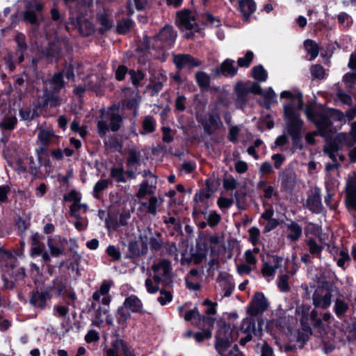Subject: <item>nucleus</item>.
<instances>
[{
  "instance_id": "obj_39",
  "label": "nucleus",
  "mask_w": 356,
  "mask_h": 356,
  "mask_svg": "<svg viewBox=\"0 0 356 356\" xmlns=\"http://www.w3.org/2000/svg\"><path fill=\"white\" fill-rule=\"evenodd\" d=\"M209 196V193L204 191H200L199 193H196L194 196V202H195L194 209L199 211L201 206H205L206 201L208 200Z\"/></svg>"
},
{
  "instance_id": "obj_23",
  "label": "nucleus",
  "mask_w": 356,
  "mask_h": 356,
  "mask_svg": "<svg viewBox=\"0 0 356 356\" xmlns=\"http://www.w3.org/2000/svg\"><path fill=\"white\" fill-rule=\"evenodd\" d=\"M232 3H238V9L243 17L247 19L256 10V4L253 0H230Z\"/></svg>"
},
{
  "instance_id": "obj_40",
  "label": "nucleus",
  "mask_w": 356,
  "mask_h": 356,
  "mask_svg": "<svg viewBox=\"0 0 356 356\" xmlns=\"http://www.w3.org/2000/svg\"><path fill=\"white\" fill-rule=\"evenodd\" d=\"M289 280V275L288 274H284L278 277L277 280V286L280 291L286 293L290 291L291 288Z\"/></svg>"
},
{
  "instance_id": "obj_10",
  "label": "nucleus",
  "mask_w": 356,
  "mask_h": 356,
  "mask_svg": "<svg viewBox=\"0 0 356 356\" xmlns=\"http://www.w3.org/2000/svg\"><path fill=\"white\" fill-rule=\"evenodd\" d=\"M268 307V302L264 293H256L248 307V313L251 316H257L264 313Z\"/></svg>"
},
{
  "instance_id": "obj_53",
  "label": "nucleus",
  "mask_w": 356,
  "mask_h": 356,
  "mask_svg": "<svg viewBox=\"0 0 356 356\" xmlns=\"http://www.w3.org/2000/svg\"><path fill=\"white\" fill-rule=\"evenodd\" d=\"M309 247V252L312 254L318 255L321 254L323 248L318 245L316 242L312 238H308L306 241Z\"/></svg>"
},
{
  "instance_id": "obj_8",
  "label": "nucleus",
  "mask_w": 356,
  "mask_h": 356,
  "mask_svg": "<svg viewBox=\"0 0 356 356\" xmlns=\"http://www.w3.org/2000/svg\"><path fill=\"white\" fill-rule=\"evenodd\" d=\"M177 24L182 31L186 32L185 36L191 38L197 31V25L194 13L188 10H181L177 14Z\"/></svg>"
},
{
  "instance_id": "obj_42",
  "label": "nucleus",
  "mask_w": 356,
  "mask_h": 356,
  "mask_svg": "<svg viewBox=\"0 0 356 356\" xmlns=\"http://www.w3.org/2000/svg\"><path fill=\"white\" fill-rule=\"evenodd\" d=\"M195 79L198 86L202 88H207L209 86L210 77L204 72H197L195 74Z\"/></svg>"
},
{
  "instance_id": "obj_38",
  "label": "nucleus",
  "mask_w": 356,
  "mask_h": 356,
  "mask_svg": "<svg viewBox=\"0 0 356 356\" xmlns=\"http://www.w3.org/2000/svg\"><path fill=\"white\" fill-rule=\"evenodd\" d=\"M241 331L244 334H257L254 321L249 318H244L241 323Z\"/></svg>"
},
{
  "instance_id": "obj_45",
  "label": "nucleus",
  "mask_w": 356,
  "mask_h": 356,
  "mask_svg": "<svg viewBox=\"0 0 356 356\" xmlns=\"http://www.w3.org/2000/svg\"><path fill=\"white\" fill-rule=\"evenodd\" d=\"M15 41L17 44L18 49L17 50V54L19 51L26 52L28 46L26 42V37L22 33H18L15 37Z\"/></svg>"
},
{
  "instance_id": "obj_58",
  "label": "nucleus",
  "mask_w": 356,
  "mask_h": 356,
  "mask_svg": "<svg viewBox=\"0 0 356 356\" xmlns=\"http://www.w3.org/2000/svg\"><path fill=\"white\" fill-rule=\"evenodd\" d=\"M212 336L211 330L207 329L202 332L195 333L194 338L197 342H202L206 339H209Z\"/></svg>"
},
{
  "instance_id": "obj_41",
  "label": "nucleus",
  "mask_w": 356,
  "mask_h": 356,
  "mask_svg": "<svg viewBox=\"0 0 356 356\" xmlns=\"http://www.w3.org/2000/svg\"><path fill=\"white\" fill-rule=\"evenodd\" d=\"M16 228L17 230V233L21 238L26 237V232L29 228L30 224L26 222V220L23 219L22 217H19L16 220Z\"/></svg>"
},
{
  "instance_id": "obj_32",
  "label": "nucleus",
  "mask_w": 356,
  "mask_h": 356,
  "mask_svg": "<svg viewBox=\"0 0 356 356\" xmlns=\"http://www.w3.org/2000/svg\"><path fill=\"white\" fill-rule=\"evenodd\" d=\"M307 205L310 210L314 212H318L321 207V200L320 195V191L317 189L314 193L309 197L307 200Z\"/></svg>"
},
{
  "instance_id": "obj_18",
  "label": "nucleus",
  "mask_w": 356,
  "mask_h": 356,
  "mask_svg": "<svg viewBox=\"0 0 356 356\" xmlns=\"http://www.w3.org/2000/svg\"><path fill=\"white\" fill-rule=\"evenodd\" d=\"M17 165L23 172H28L33 176H37L39 173V165L35 163L32 156L19 158L17 161Z\"/></svg>"
},
{
  "instance_id": "obj_7",
  "label": "nucleus",
  "mask_w": 356,
  "mask_h": 356,
  "mask_svg": "<svg viewBox=\"0 0 356 356\" xmlns=\"http://www.w3.org/2000/svg\"><path fill=\"white\" fill-rule=\"evenodd\" d=\"M102 116L109 121V126L107 125L106 120H101L98 122L97 128L100 136H105L109 129L114 132L120 129L122 118L120 115L118 108L116 106L109 107L105 113L102 112Z\"/></svg>"
},
{
  "instance_id": "obj_20",
  "label": "nucleus",
  "mask_w": 356,
  "mask_h": 356,
  "mask_svg": "<svg viewBox=\"0 0 356 356\" xmlns=\"http://www.w3.org/2000/svg\"><path fill=\"white\" fill-rule=\"evenodd\" d=\"M284 233L286 238L292 243L298 241L302 234V228L297 222L291 221L285 225Z\"/></svg>"
},
{
  "instance_id": "obj_30",
  "label": "nucleus",
  "mask_w": 356,
  "mask_h": 356,
  "mask_svg": "<svg viewBox=\"0 0 356 356\" xmlns=\"http://www.w3.org/2000/svg\"><path fill=\"white\" fill-rule=\"evenodd\" d=\"M123 305L132 312H143V303L136 296L131 295L127 298Z\"/></svg>"
},
{
  "instance_id": "obj_24",
  "label": "nucleus",
  "mask_w": 356,
  "mask_h": 356,
  "mask_svg": "<svg viewBox=\"0 0 356 356\" xmlns=\"http://www.w3.org/2000/svg\"><path fill=\"white\" fill-rule=\"evenodd\" d=\"M40 108H38V105L33 102V107L27 106L22 108L19 110V115L21 120L24 121H32L35 118L40 115L39 110Z\"/></svg>"
},
{
  "instance_id": "obj_31",
  "label": "nucleus",
  "mask_w": 356,
  "mask_h": 356,
  "mask_svg": "<svg viewBox=\"0 0 356 356\" xmlns=\"http://www.w3.org/2000/svg\"><path fill=\"white\" fill-rule=\"evenodd\" d=\"M163 200L161 197L157 198L155 196L151 197L147 202L142 203V206L146 209V211L155 216L157 213V208L163 203Z\"/></svg>"
},
{
  "instance_id": "obj_22",
  "label": "nucleus",
  "mask_w": 356,
  "mask_h": 356,
  "mask_svg": "<svg viewBox=\"0 0 356 356\" xmlns=\"http://www.w3.org/2000/svg\"><path fill=\"white\" fill-rule=\"evenodd\" d=\"M346 138H347V136L346 134H344V133L339 134L334 138V140L333 141V144L330 143L325 147V153H327L330 158L334 159L335 153H337V152L339 149V146H337L334 145V143L337 141L341 144L344 143L348 147L352 146L353 143L350 141L349 142L346 141Z\"/></svg>"
},
{
  "instance_id": "obj_34",
  "label": "nucleus",
  "mask_w": 356,
  "mask_h": 356,
  "mask_svg": "<svg viewBox=\"0 0 356 356\" xmlns=\"http://www.w3.org/2000/svg\"><path fill=\"white\" fill-rule=\"evenodd\" d=\"M64 83L63 72H56L54 74L51 80L46 82L44 84H48L49 88L59 92L60 90L63 88Z\"/></svg>"
},
{
  "instance_id": "obj_33",
  "label": "nucleus",
  "mask_w": 356,
  "mask_h": 356,
  "mask_svg": "<svg viewBox=\"0 0 356 356\" xmlns=\"http://www.w3.org/2000/svg\"><path fill=\"white\" fill-rule=\"evenodd\" d=\"M304 47L307 52V55L309 56V60H312L318 56L319 47L314 40L310 39L306 40L304 42Z\"/></svg>"
},
{
  "instance_id": "obj_61",
  "label": "nucleus",
  "mask_w": 356,
  "mask_h": 356,
  "mask_svg": "<svg viewBox=\"0 0 356 356\" xmlns=\"http://www.w3.org/2000/svg\"><path fill=\"white\" fill-rule=\"evenodd\" d=\"M249 240L253 244L256 245L259 238L260 232L258 228L252 227L249 229Z\"/></svg>"
},
{
  "instance_id": "obj_59",
  "label": "nucleus",
  "mask_w": 356,
  "mask_h": 356,
  "mask_svg": "<svg viewBox=\"0 0 356 356\" xmlns=\"http://www.w3.org/2000/svg\"><path fill=\"white\" fill-rule=\"evenodd\" d=\"M50 156L54 161H60L63 159V155L65 154L67 156V147L61 149L60 148L49 150Z\"/></svg>"
},
{
  "instance_id": "obj_28",
  "label": "nucleus",
  "mask_w": 356,
  "mask_h": 356,
  "mask_svg": "<svg viewBox=\"0 0 356 356\" xmlns=\"http://www.w3.org/2000/svg\"><path fill=\"white\" fill-rule=\"evenodd\" d=\"M234 60L232 59H226L217 70L218 74H221L227 76L233 77L237 72V67H234Z\"/></svg>"
},
{
  "instance_id": "obj_21",
  "label": "nucleus",
  "mask_w": 356,
  "mask_h": 356,
  "mask_svg": "<svg viewBox=\"0 0 356 356\" xmlns=\"http://www.w3.org/2000/svg\"><path fill=\"white\" fill-rule=\"evenodd\" d=\"M217 282L223 291L224 294L222 296H230L234 289V284L232 282V277L226 273H222L218 275Z\"/></svg>"
},
{
  "instance_id": "obj_4",
  "label": "nucleus",
  "mask_w": 356,
  "mask_h": 356,
  "mask_svg": "<svg viewBox=\"0 0 356 356\" xmlns=\"http://www.w3.org/2000/svg\"><path fill=\"white\" fill-rule=\"evenodd\" d=\"M81 196L76 191H72L68 194V202L70 205V216L74 218L72 222L76 229L81 231L85 229L88 225V220L84 216L88 211V205L81 202Z\"/></svg>"
},
{
  "instance_id": "obj_43",
  "label": "nucleus",
  "mask_w": 356,
  "mask_h": 356,
  "mask_svg": "<svg viewBox=\"0 0 356 356\" xmlns=\"http://www.w3.org/2000/svg\"><path fill=\"white\" fill-rule=\"evenodd\" d=\"M252 74L254 79L259 81H264L268 77V73L261 65L252 68Z\"/></svg>"
},
{
  "instance_id": "obj_19",
  "label": "nucleus",
  "mask_w": 356,
  "mask_h": 356,
  "mask_svg": "<svg viewBox=\"0 0 356 356\" xmlns=\"http://www.w3.org/2000/svg\"><path fill=\"white\" fill-rule=\"evenodd\" d=\"M38 140L40 143V147H48L52 144L58 143V136L53 129H40L38 133Z\"/></svg>"
},
{
  "instance_id": "obj_9",
  "label": "nucleus",
  "mask_w": 356,
  "mask_h": 356,
  "mask_svg": "<svg viewBox=\"0 0 356 356\" xmlns=\"http://www.w3.org/2000/svg\"><path fill=\"white\" fill-rule=\"evenodd\" d=\"M58 92L54 89L49 88L48 84H44L43 88V95L37 99L35 103L38 105V108H44L48 105L51 107L56 106L58 104V99L56 94Z\"/></svg>"
},
{
  "instance_id": "obj_55",
  "label": "nucleus",
  "mask_w": 356,
  "mask_h": 356,
  "mask_svg": "<svg viewBox=\"0 0 356 356\" xmlns=\"http://www.w3.org/2000/svg\"><path fill=\"white\" fill-rule=\"evenodd\" d=\"M99 21L102 25V27L100 28L102 32L108 31L113 26L112 22L108 19L106 15H99Z\"/></svg>"
},
{
  "instance_id": "obj_5",
  "label": "nucleus",
  "mask_w": 356,
  "mask_h": 356,
  "mask_svg": "<svg viewBox=\"0 0 356 356\" xmlns=\"http://www.w3.org/2000/svg\"><path fill=\"white\" fill-rule=\"evenodd\" d=\"M232 333L233 331L230 327L225 323L220 326L217 332L215 346L221 356H240L236 346L234 347L229 353H225L231 343L236 339Z\"/></svg>"
},
{
  "instance_id": "obj_44",
  "label": "nucleus",
  "mask_w": 356,
  "mask_h": 356,
  "mask_svg": "<svg viewBox=\"0 0 356 356\" xmlns=\"http://www.w3.org/2000/svg\"><path fill=\"white\" fill-rule=\"evenodd\" d=\"M124 305L118 309L116 318L117 321L120 325H124L128 319L131 317V314L128 312Z\"/></svg>"
},
{
  "instance_id": "obj_62",
  "label": "nucleus",
  "mask_w": 356,
  "mask_h": 356,
  "mask_svg": "<svg viewBox=\"0 0 356 356\" xmlns=\"http://www.w3.org/2000/svg\"><path fill=\"white\" fill-rule=\"evenodd\" d=\"M222 184L223 187L227 191L234 190L237 186L236 180L232 176L226 177L223 179Z\"/></svg>"
},
{
  "instance_id": "obj_6",
  "label": "nucleus",
  "mask_w": 356,
  "mask_h": 356,
  "mask_svg": "<svg viewBox=\"0 0 356 356\" xmlns=\"http://www.w3.org/2000/svg\"><path fill=\"white\" fill-rule=\"evenodd\" d=\"M152 278L156 283H161L168 285L172 283L173 270L171 261L166 259H161L155 261L151 266Z\"/></svg>"
},
{
  "instance_id": "obj_27",
  "label": "nucleus",
  "mask_w": 356,
  "mask_h": 356,
  "mask_svg": "<svg viewBox=\"0 0 356 356\" xmlns=\"http://www.w3.org/2000/svg\"><path fill=\"white\" fill-rule=\"evenodd\" d=\"M47 245L52 257H58L63 252V243L60 236L49 238Z\"/></svg>"
},
{
  "instance_id": "obj_25",
  "label": "nucleus",
  "mask_w": 356,
  "mask_h": 356,
  "mask_svg": "<svg viewBox=\"0 0 356 356\" xmlns=\"http://www.w3.org/2000/svg\"><path fill=\"white\" fill-rule=\"evenodd\" d=\"M177 34L171 26H165L157 35V38L164 42L165 46H170L175 41Z\"/></svg>"
},
{
  "instance_id": "obj_46",
  "label": "nucleus",
  "mask_w": 356,
  "mask_h": 356,
  "mask_svg": "<svg viewBox=\"0 0 356 356\" xmlns=\"http://www.w3.org/2000/svg\"><path fill=\"white\" fill-rule=\"evenodd\" d=\"M132 26L133 22L131 19H122L118 23L116 29L119 33H125L131 29Z\"/></svg>"
},
{
  "instance_id": "obj_47",
  "label": "nucleus",
  "mask_w": 356,
  "mask_h": 356,
  "mask_svg": "<svg viewBox=\"0 0 356 356\" xmlns=\"http://www.w3.org/2000/svg\"><path fill=\"white\" fill-rule=\"evenodd\" d=\"M17 124V119L15 116L8 117L3 119L1 127L3 129L8 131L13 130Z\"/></svg>"
},
{
  "instance_id": "obj_50",
  "label": "nucleus",
  "mask_w": 356,
  "mask_h": 356,
  "mask_svg": "<svg viewBox=\"0 0 356 356\" xmlns=\"http://www.w3.org/2000/svg\"><path fill=\"white\" fill-rule=\"evenodd\" d=\"M310 70L312 76L315 79H323L326 76L324 68L320 65H312Z\"/></svg>"
},
{
  "instance_id": "obj_48",
  "label": "nucleus",
  "mask_w": 356,
  "mask_h": 356,
  "mask_svg": "<svg viewBox=\"0 0 356 356\" xmlns=\"http://www.w3.org/2000/svg\"><path fill=\"white\" fill-rule=\"evenodd\" d=\"M254 58V54L251 51H248L245 55L243 57H241L238 59L237 63L238 67H248L250 66L252 59Z\"/></svg>"
},
{
  "instance_id": "obj_3",
  "label": "nucleus",
  "mask_w": 356,
  "mask_h": 356,
  "mask_svg": "<svg viewBox=\"0 0 356 356\" xmlns=\"http://www.w3.org/2000/svg\"><path fill=\"white\" fill-rule=\"evenodd\" d=\"M305 114L309 120L316 126L321 135L330 131L332 121L341 116V113L337 110L313 106H307Z\"/></svg>"
},
{
  "instance_id": "obj_63",
  "label": "nucleus",
  "mask_w": 356,
  "mask_h": 356,
  "mask_svg": "<svg viewBox=\"0 0 356 356\" xmlns=\"http://www.w3.org/2000/svg\"><path fill=\"white\" fill-rule=\"evenodd\" d=\"M217 203L219 208L223 211L229 208L233 204L234 200L232 199L220 197Z\"/></svg>"
},
{
  "instance_id": "obj_2",
  "label": "nucleus",
  "mask_w": 356,
  "mask_h": 356,
  "mask_svg": "<svg viewBox=\"0 0 356 356\" xmlns=\"http://www.w3.org/2000/svg\"><path fill=\"white\" fill-rule=\"evenodd\" d=\"M53 295L62 297L63 299L67 297V275L65 272L52 281L50 290L40 292L38 289L33 290L31 292L30 303L37 309H44L47 300H50Z\"/></svg>"
},
{
  "instance_id": "obj_57",
  "label": "nucleus",
  "mask_w": 356,
  "mask_h": 356,
  "mask_svg": "<svg viewBox=\"0 0 356 356\" xmlns=\"http://www.w3.org/2000/svg\"><path fill=\"white\" fill-rule=\"evenodd\" d=\"M158 301L161 305H165L172 300V295L170 292L165 290L160 291V296L158 298Z\"/></svg>"
},
{
  "instance_id": "obj_1",
  "label": "nucleus",
  "mask_w": 356,
  "mask_h": 356,
  "mask_svg": "<svg viewBox=\"0 0 356 356\" xmlns=\"http://www.w3.org/2000/svg\"><path fill=\"white\" fill-rule=\"evenodd\" d=\"M281 97L289 101L284 106V114L287 120V131L293 138H298L303 124L300 118V111L303 105L302 95L298 90H286L281 93Z\"/></svg>"
},
{
  "instance_id": "obj_14",
  "label": "nucleus",
  "mask_w": 356,
  "mask_h": 356,
  "mask_svg": "<svg viewBox=\"0 0 356 356\" xmlns=\"http://www.w3.org/2000/svg\"><path fill=\"white\" fill-rule=\"evenodd\" d=\"M143 175L147 179L140 185L136 194L138 198H142L147 195L153 193L156 188V177L149 171H145Z\"/></svg>"
},
{
  "instance_id": "obj_35",
  "label": "nucleus",
  "mask_w": 356,
  "mask_h": 356,
  "mask_svg": "<svg viewBox=\"0 0 356 356\" xmlns=\"http://www.w3.org/2000/svg\"><path fill=\"white\" fill-rule=\"evenodd\" d=\"M68 257H70L71 260L70 267L68 266V269L71 268L72 273H74L75 275H77L79 274V263L81 256L77 251L72 249L68 251Z\"/></svg>"
},
{
  "instance_id": "obj_54",
  "label": "nucleus",
  "mask_w": 356,
  "mask_h": 356,
  "mask_svg": "<svg viewBox=\"0 0 356 356\" xmlns=\"http://www.w3.org/2000/svg\"><path fill=\"white\" fill-rule=\"evenodd\" d=\"M160 283H156L151 277H148L146 279L145 282V285L146 286L147 291L149 293H156L159 291V284Z\"/></svg>"
},
{
  "instance_id": "obj_29",
  "label": "nucleus",
  "mask_w": 356,
  "mask_h": 356,
  "mask_svg": "<svg viewBox=\"0 0 356 356\" xmlns=\"http://www.w3.org/2000/svg\"><path fill=\"white\" fill-rule=\"evenodd\" d=\"M280 179L281 180V186L284 190L291 191L295 188L297 179L294 174L282 172L280 175Z\"/></svg>"
},
{
  "instance_id": "obj_51",
  "label": "nucleus",
  "mask_w": 356,
  "mask_h": 356,
  "mask_svg": "<svg viewBox=\"0 0 356 356\" xmlns=\"http://www.w3.org/2000/svg\"><path fill=\"white\" fill-rule=\"evenodd\" d=\"M108 181L107 179H101L97 181L93 188V194L96 198L99 197V193L106 189L108 186Z\"/></svg>"
},
{
  "instance_id": "obj_36",
  "label": "nucleus",
  "mask_w": 356,
  "mask_h": 356,
  "mask_svg": "<svg viewBox=\"0 0 356 356\" xmlns=\"http://www.w3.org/2000/svg\"><path fill=\"white\" fill-rule=\"evenodd\" d=\"M156 120L154 118L147 115L146 116L142 122L143 130L140 131V134H146L152 133L155 131Z\"/></svg>"
},
{
  "instance_id": "obj_49",
  "label": "nucleus",
  "mask_w": 356,
  "mask_h": 356,
  "mask_svg": "<svg viewBox=\"0 0 356 356\" xmlns=\"http://www.w3.org/2000/svg\"><path fill=\"white\" fill-rule=\"evenodd\" d=\"M11 191V187L8 184L0 186V205L8 202V195Z\"/></svg>"
},
{
  "instance_id": "obj_64",
  "label": "nucleus",
  "mask_w": 356,
  "mask_h": 356,
  "mask_svg": "<svg viewBox=\"0 0 356 356\" xmlns=\"http://www.w3.org/2000/svg\"><path fill=\"white\" fill-rule=\"evenodd\" d=\"M129 75L131 76L132 83L136 86H137L140 83V81L144 79L143 73L140 71L135 72L134 70H131L129 72Z\"/></svg>"
},
{
  "instance_id": "obj_12",
  "label": "nucleus",
  "mask_w": 356,
  "mask_h": 356,
  "mask_svg": "<svg viewBox=\"0 0 356 356\" xmlns=\"http://www.w3.org/2000/svg\"><path fill=\"white\" fill-rule=\"evenodd\" d=\"M105 356H135L130 346L122 339H116L112 341L111 347L106 352Z\"/></svg>"
},
{
  "instance_id": "obj_13",
  "label": "nucleus",
  "mask_w": 356,
  "mask_h": 356,
  "mask_svg": "<svg viewBox=\"0 0 356 356\" xmlns=\"http://www.w3.org/2000/svg\"><path fill=\"white\" fill-rule=\"evenodd\" d=\"M111 286V282L104 280L100 286L99 290L95 291L92 295L93 302L91 306L93 308L96 307V302H100L105 306H108L111 302V298L108 296V292Z\"/></svg>"
},
{
  "instance_id": "obj_56",
  "label": "nucleus",
  "mask_w": 356,
  "mask_h": 356,
  "mask_svg": "<svg viewBox=\"0 0 356 356\" xmlns=\"http://www.w3.org/2000/svg\"><path fill=\"white\" fill-rule=\"evenodd\" d=\"M207 222L209 226L213 227L219 223L221 216L216 211H211L207 216Z\"/></svg>"
},
{
  "instance_id": "obj_52",
  "label": "nucleus",
  "mask_w": 356,
  "mask_h": 356,
  "mask_svg": "<svg viewBox=\"0 0 356 356\" xmlns=\"http://www.w3.org/2000/svg\"><path fill=\"white\" fill-rule=\"evenodd\" d=\"M24 19L26 22H29L32 25L38 24L37 15L35 13V10H33L32 9L26 8V10L24 11Z\"/></svg>"
},
{
  "instance_id": "obj_37",
  "label": "nucleus",
  "mask_w": 356,
  "mask_h": 356,
  "mask_svg": "<svg viewBox=\"0 0 356 356\" xmlns=\"http://www.w3.org/2000/svg\"><path fill=\"white\" fill-rule=\"evenodd\" d=\"M348 309V305L344 300L339 298L336 299L334 305V312L337 317L343 316Z\"/></svg>"
},
{
  "instance_id": "obj_17",
  "label": "nucleus",
  "mask_w": 356,
  "mask_h": 356,
  "mask_svg": "<svg viewBox=\"0 0 356 356\" xmlns=\"http://www.w3.org/2000/svg\"><path fill=\"white\" fill-rule=\"evenodd\" d=\"M346 203L356 211V175H349L346 184Z\"/></svg>"
},
{
  "instance_id": "obj_15",
  "label": "nucleus",
  "mask_w": 356,
  "mask_h": 356,
  "mask_svg": "<svg viewBox=\"0 0 356 356\" xmlns=\"http://www.w3.org/2000/svg\"><path fill=\"white\" fill-rule=\"evenodd\" d=\"M282 259L277 256H271L264 263L261 273L264 277L273 278L280 267Z\"/></svg>"
},
{
  "instance_id": "obj_26",
  "label": "nucleus",
  "mask_w": 356,
  "mask_h": 356,
  "mask_svg": "<svg viewBox=\"0 0 356 356\" xmlns=\"http://www.w3.org/2000/svg\"><path fill=\"white\" fill-rule=\"evenodd\" d=\"M38 156V163L40 166L45 167L50 169L51 167V161L50 160V153L49 148L44 147H40L35 149Z\"/></svg>"
},
{
  "instance_id": "obj_11",
  "label": "nucleus",
  "mask_w": 356,
  "mask_h": 356,
  "mask_svg": "<svg viewBox=\"0 0 356 356\" xmlns=\"http://www.w3.org/2000/svg\"><path fill=\"white\" fill-rule=\"evenodd\" d=\"M332 298V295L329 289L318 287L313 294V305L316 307L327 309L331 305Z\"/></svg>"
},
{
  "instance_id": "obj_16",
  "label": "nucleus",
  "mask_w": 356,
  "mask_h": 356,
  "mask_svg": "<svg viewBox=\"0 0 356 356\" xmlns=\"http://www.w3.org/2000/svg\"><path fill=\"white\" fill-rule=\"evenodd\" d=\"M173 62L178 69L195 67L201 64L200 60L189 54L175 55Z\"/></svg>"
},
{
  "instance_id": "obj_60",
  "label": "nucleus",
  "mask_w": 356,
  "mask_h": 356,
  "mask_svg": "<svg viewBox=\"0 0 356 356\" xmlns=\"http://www.w3.org/2000/svg\"><path fill=\"white\" fill-rule=\"evenodd\" d=\"M193 318H197L199 320L204 319V317L200 315L196 307L186 312L184 316V319L187 321H191Z\"/></svg>"
}]
</instances>
